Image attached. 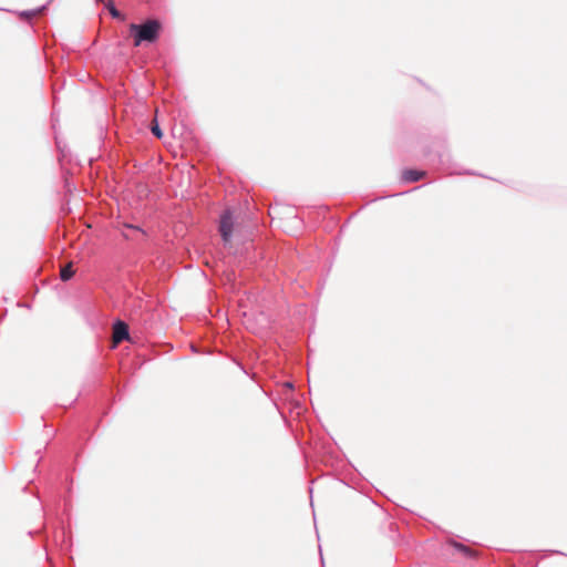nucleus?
<instances>
[{
  "instance_id": "6e6552de",
  "label": "nucleus",
  "mask_w": 567,
  "mask_h": 567,
  "mask_svg": "<svg viewBox=\"0 0 567 567\" xmlns=\"http://www.w3.org/2000/svg\"><path fill=\"white\" fill-rule=\"evenodd\" d=\"M107 8H109V11H110V13H111V16H112L113 18L122 19V20L124 19V17L122 16V13H121V12H120V11H118L114 6H113V3H112V2H110V3L107 4Z\"/></svg>"
},
{
  "instance_id": "423d86ee",
  "label": "nucleus",
  "mask_w": 567,
  "mask_h": 567,
  "mask_svg": "<svg viewBox=\"0 0 567 567\" xmlns=\"http://www.w3.org/2000/svg\"><path fill=\"white\" fill-rule=\"evenodd\" d=\"M73 265L72 262L66 264L64 267L61 268L60 271V278L63 281L70 280L74 276Z\"/></svg>"
},
{
  "instance_id": "0eeeda50",
  "label": "nucleus",
  "mask_w": 567,
  "mask_h": 567,
  "mask_svg": "<svg viewBox=\"0 0 567 567\" xmlns=\"http://www.w3.org/2000/svg\"><path fill=\"white\" fill-rule=\"evenodd\" d=\"M151 131H152V133H153L157 138H162V137H163V132H162V130L159 128L158 123H157V121H156V120H154V121L152 122Z\"/></svg>"
},
{
  "instance_id": "20e7f679",
  "label": "nucleus",
  "mask_w": 567,
  "mask_h": 567,
  "mask_svg": "<svg viewBox=\"0 0 567 567\" xmlns=\"http://www.w3.org/2000/svg\"><path fill=\"white\" fill-rule=\"evenodd\" d=\"M424 176V172L408 169L404 171L402 177L405 182L413 183L420 181Z\"/></svg>"
},
{
  "instance_id": "39448f33",
  "label": "nucleus",
  "mask_w": 567,
  "mask_h": 567,
  "mask_svg": "<svg viewBox=\"0 0 567 567\" xmlns=\"http://www.w3.org/2000/svg\"><path fill=\"white\" fill-rule=\"evenodd\" d=\"M449 546L453 547L455 550H457L460 554H462L465 557H472L474 555L473 550L460 543L456 542H449Z\"/></svg>"
},
{
  "instance_id": "7ed1b4c3",
  "label": "nucleus",
  "mask_w": 567,
  "mask_h": 567,
  "mask_svg": "<svg viewBox=\"0 0 567 567\" xmlns=\"http://www.w3.org/2000/svg\"><path fill=\"white\" fill-rule=\"evenodd\" d=\"M130 339L128 326L123 321H116L113 326L112 341L113 346L116 347L124 340Z\"/></svg>"
},
{
  "instance_id": "f03ea898",
  "label": "nucleus",
  "mask_w": 567,
  "mask_h": 567,
  "mask_svg": "<svg viewBox=\"0 0 567 567\" xmlns=\"http://www.w3.org/2000/svg\"><path fill=\"white\" fill-rule=\"evenodd\" d=\"M233 217L230 212H225L224 215L220 217V225H219V231L223 237V240L225 243H229L233 233Z\"/></svg>"
},
{
  "instance_id": "f257e3e1",
  "label": "nucleus",
  "mask_w": 567,
  "mask_h": 567,
  "mask_svg": "<svg viewBox=\"0 0 567 567\" xmlns=\"http://www.w3.org/2000/svg\"><path fill=\"white\" fill-rule=\"evenodd\" d=\"M161 23L157 20H148L143 24L132 23L130 31L134 35V45L138 47L143 41L154 42L157 40Z\"/></svg>"
}]
</instances>
